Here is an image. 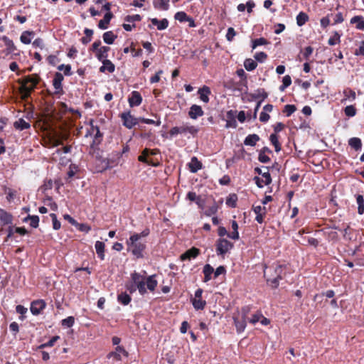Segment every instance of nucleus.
<instances>
[{
  "instance_id": "23",
  "label": "nucleus",
  "mask_w": 364,
  "mask_h": 364,
  "mask_svg": "<svg viewBox=\"0 0 364 364\" xmlns=\"http://www.w3.org/2000/svg\"><path fill=\"white\" fill-rule=\"evenodd\" d=\"M109 50L110 48L109 46H101L100 49L95 52V56L99 61L102 62L107 59Z\"/></svg>"
},
{
  "instance_id": "9",
  "label": "nucleus",
  "mask_w": 364,
  "mask_h": 364,
  "mask_svg": "<svg viewBox=\"0 0 364 364\" xmlns=\"http://www.w3.org/2000/svg\"><path fill=\"white\" fill-rule=\"evenodd\" d=\"M46 306V302L42 299H38L31 302L30 310L33 315L37 316L41 314Z\"/></svg>"
},
{
  "instance_id": "41",
  "label": "nucleus",
  "mask_w": 364,
  "mask_h": 364,
  "mask_svg": "<svg viewBox=\"0 0 364 364\" xmlns=\"http://www.w3.org/2000/svg\"><path fill=\"white\" fill-rule=\"evenodd\" d=\"M308 21L309 16L303 11L299 12V14L296 16V23L299 26H302Z\"/></svg>"
},
{
  "instance_id": "21",
  "label": "nucleus",
  "mask_w": 364,
  "mask_h": 364,
  "mask_svg": "<svg viewBox=\"0 0 364 364\" xmlns=\"http://www.w3.org/2000/svg\"><path fill=\"white\" fill-rule=\"evenodd\" d=\"M264 169L267 170L265 172H262V169L259 167H256L255 168V172L257 173L259 175H261L263 178H264V184L265 185H269L272 183V178L271 175L269 172L270 167L269 166H263Z\"/></svg>"
},
{
  "instance_id": "48",
  "label": "nucleus",
  "mask_w": 364,
  "mask_h": 364,
  "mask_svg": "<svg viewBox=\"0 0 364 364\" xmlns=\"http://www.w3.org/2000/svg\"><path fill=\"white\" fill-rule=\"evenodd\" d=\"M188 18V16L184 11H178L174 15V18L181 23L186 22Z\"/></svg>"
},
{
  "instance_id": "16",
  "label": "nucleus",
  "mask_w": 364,
  "mask_h": 364,
  "mask_svg": "<svg viewBox=\"0 0 364 364\" xmlns=\"http://www.w3.org/2000/svg\"><path fill=\"white\" fill-rule=\"evenodd\" d=\"M235 113L236 111L229 110L227 112V120H226V128H236L237 127V122L235 120Z\"/></svg>"
},
{
  "instance_id": "33",
  "label": "nucleus",
  "mask_w": 364,
  "mask_h": 364,
  "mask_svg": "<svg viewBox=\"0 0 364 364\" xmlns=\"http://www.w3.org/2000/svg\"><path fill=\"white\" fill-rule=\"evenodd\" d=\"M117 38V36L115 35L112 31H107L102 35L104 42L108 45L113 44Z\"/></svg>"
},
{
  "instance_id": "62",
  "label": "nucleus",
  "mask_w": 364,
  "mask_h": 364,
  "mask_svg": "<svg viewBox=\"0 0 364 364\" xmlns=\"http://www.w3.org/2000/svg\"><path fill=\"white\" fill-rule=\"evenodd\" d=\"M214 277L216 278L221 274H225L226 273V269L224 266H219L214 270Z\"/></svg>"
},
{
  "instance_id": "20",
  "label": "nucleus",
  "mask_w": 364,
  "mask_h": 364,
  "mask_svg": "<svg viewBox=\"0 0 364 364\" xmlns=\"http://www.w3.org/2000/svg\"><path fill=\"white\" fill-rule=\"evenodd\" d=\"M114 17V15L112 12H106L104 16V18L101 19L98 23V28L102 30H105L108 28V25Z\"/></svg>"
},
{
  "instance_id": "40",
  "label": "nucleus",
  "mask_w": 364,
  "mask_h": 364,
  "mask_svg": "<svg viewBox=\"0 0 364 364\" xmlns=\"http://www.w3.org/2000/svg\"><path fill=\"white\" fill-rule=\"evenodd\" d=\"M342 33H340L338 31H333V36H331L328 41V43L330 46H335L341 42V37Z\"/></svg>"
},
{
  "instance_id": "15",
  "label": "nucleus",
  "mask_w": 364,
  "mask_h": 364,
  "mask_svg": "<svg viewBox=\"0 0 364 364\" xmlns=\"http://www.w3.org/2000/svg\"><path fill=\"white\" fill-rule=\"evenodd\" d=\"M199 254H200L199 249H198L196 247H192V248L189 249L188 250H187L186 252H185L183 254H182L180 256V259L182 261H184V260H186V259H189L190 260L192 258L194 259L196 257H198V255Z\"/></svg>"
},
{
  "instance_id": "63",
  "label": "nucleus",
  "mask_w": 364,
  "mask_h": 364,
  "mask_svg": "<svg viewBox=\"0 0 364 364\" xmlns=\"http://www.w3.org/2000/svg\"><path fill=\"white\" fill-rule=\"evenodd\" d=\"M262 317V314L260 312H257L255 314L252 318L250 319V323L252 324H255L256 323L259 322Z\"/></svg>"
},
{
  "instance_id": "43",
  "label": "nucleus",
  "mask_w": 364,
  "mask_h": 364,
  "mask_svg": "<svg viewBox=\"0 0 364 364\" xmlns=\"http://www.w3.org/2000/svg\"><path fill=\"white\" fill-rule=\"evenodd\" d=\"M237 196L235 193L229 195L226 199V205L230 208H235L237 205Z\"/></svg>"
},
{
  "instance_id": "56",
  "label": "nucleus",
  "mask_w": 364,
  "mask_h": 364,
  "mask_svg": "<svg viewBox=\"0 0 364 364\" xmlns=\"http://www.w3.org/2000/svg\"><path fill=\"white\" fill-rule=\"evenodd\" d=\"M27 308L24 307L22 305H17L16 307V311L21 314L19 318L23 321L25 318L24 314L27 312Z\"/></svg>"
},
{
  "instance_id": "2",
  "label": "nucleus",
  "mask_w": 364,
  "mask_h": 364,
  "mask_svg": "<svg viewBox=\"0 0 364 364\" xmlns=\"http://www.w3.org/2000/svg\"><path fill=\"white\" fill-rule=\"evenodd\" d=\"M287 272V264L274 262L269 267L265 266L264 277L268 285L272 289H277L279 285V282L285 277Z\"/></svg>"
},
{
  "instance_id": "12",
  "label": "nucleus",
  "mask_w": 364,
  "mask_h": 364,
  "mask_svg": "<svg viewBox=\"0 0 364 364\" xmlns=\"http://www.w3.org/2000/svg\"><path fill=\"white\" fill-rule=\"evenodd\" d=\"M122 355H123L124 357H128L129 353L122 346H117L115 348L114 351L110 352L107 355V358H113L114 360L119 361V360H122V357H121Z\"/></svg>"
},
{
  "instance_id": "10",
  "label": "nucleus",
  "mask_w": 364,
  "mask_h": 364,
  "mask_svg": "<svg viewBox=\"0 0 364 364\" xmlns=\"http://www.w3.org/2000/svg\"><path fill=\"white\" fill-rule=\"evenodd\" d=\"M1 39L4 42V44L6 46V53L7 55L12 54L19 55V53H16L17 48L12 40L6 36H3Z\"/></svg>"
},
{
  "instance_id": "37",
  "label": "nucleus",
  "mask_w": 364,
  "mask_h": 364,
  "mask_svg": "<svg viewBox=\"0 0 364 364\" xmlns=\"http://www.w3.org/2000/svg\"><path fill=\"white\" fill-rule=\"evenodd\" d=\"M34 36L33 31H26L21 33V35L20 36V40H21V43H23V44H30L31 43V36Z\"/></svg>"
},
{
  "instance_id": "17",
  "label": "nucleus",
  "mask_w": 364,
  "mask_h": 364,
  "mask_svg": "<svg viewBox=\"0 0 364 364\" xmlns=\"http://www.w3.org/2000/svg\"><path fill=\"white\" fill-rule=\"evenodd\" d=\"M150 21L154 26H156L159 31L165 30L168 28L169 22L167 18H162L159 20L156 18H149Z\"/></svg>"
},
{
  "instance_id": "25",
  "label": "nucleus",
  "mask_w": 364,
  "mask_h": 364,
  "mask_svg": "<svg viewBox=\"0 0 364 364\" xmlns=\"http://www.w3.org/2000/svg\"><path fill=\"white\" fill-rule=\"evenodd\" d=\"M188 168L191 173H196L202 168V163L196 156H193L188 164Z\"/></svg>"
},
{
  "instance_id": "7",
  "label": "nucleus",
  "mask_w": 364,
  "mask_h": 364,
  "mask_svg": "<svg viewBox=\"0 0 364 364\" xmlns=\"http://www.w3.org/2000/svg\"><path fill=\"white\" fill-rule=\"evenodd\" d=\"M233 243L225 238H219L215 242V250L218 256H224L232 248H233Z\"/></svg>"
},
{
  "instance_id": "38",
  "label": "nucleus",
  "mask_w": 364,
  "mask_h": 364,
  "mask_svg": "<svg viewBox=\"0 0 364 364\" xmlns=\"http://www.w3.org/2000/svg\"><path fill=\"white\" fill-rule=\"evenodd\" d=\"M356 202L358 204V213L359 215L364 214V198L363 195H355Z\"/></svg>"
},
{
  "instance_id": "11",
  "label": "nucleus",
  "mask_w": 364,
  "mask_h": 364,
  "mask_svg": "<svg viewBox=\"0 0 364 364\" xmlns=\"http://www.w3.org/2000/svg\"><path fill=\"white\" fill-rule=\"evenodd\" d=\"M128 102L131 107L139 106L142 102V97L139 92L132 91L128 97Z\"/></svg>"
},
{
  "instance_id": "51",
  "label": "nucleus",
  "mask_w": 364,
  "mask_h": 364,
  "mask_svg": "<svg viewBox=\"0 0 364 364\" xmlns=\"http://www.w3.org/2000/svg\"><path fill=\"white\" fill-rule=\"evenodd\" d=\"M344 112L347 117H352L356 114V109L353 105H348L345 107Z\"/></svg>"
},
{
  "instance_id": "49",
  "label": "nucleus",
  "mask_w": 364,
  "mask_h": 364,
  "mask_svg": "<svg viewBox=\"0 0 364 364\" xmlns=\"http://www.w3.org/2000/svg\"><path fill=\"white\" fill-rule=\"evenodd\" d=\"M296 110V107L294 105H286L283 112L285 113L286 117H290Z\"/></svg>"
},
{
  "instance_id": "61",
  "label": "nucleus",
  "mask_w": 364,
  "mask_h": 364,
  "mask_svg": "<svg viewBox=\"0 0 364 364\" xmlns=\"http://www.w3.org/2000/svg\"><path fill=\"white\" fill-rule=\"evenodd\" d=\"M125 288L126 290L129 291V293L131 294L134 293L137 290V289L136 288V285L132 282V281L131 282H127L125 284Z\"/></svg>"
},
{
  "instance_id": "44",
  "label": "nucleus",
  "mask_w": 364,
  "mask_h": 364,
  "mask_svg": "<svg viewBox=\"0 0 364 364\" xmlns=\"http://www.w3.org/2000/svg\"><path fill=\"white\" fill-rule=\"evenodd\" d=\"M60 338L58 336H53L48 342L41 344L38 346V349H43L54 346L55 343Z\"/></svg>"
},
{
  "instance_id": "46",
  "label": "nucleus",
  "mask_w": 364,
  "mask_h": 364,
  "mask_svg": "<svg viewBox=\"0 0 364 364\" xmlns=\"http://www.w3.org/2000/svg\"><path fill=\"white\" fill-rule=\"evenodd\" d=\"M75 323V318L72 316L67 317L61 321V325L63 327L70 328Z\"/></svg>"
},
{
  "instance_id": "35",
  "label": "nucleus",
  "mask_w": 364,
  "mask_h": 364,
  "mask_svg": "<svg viewBox=\"0 0 364 364\" xmlns=\"http://www.w3.org/2000/svg\"><path fill=\"white\" fill-rule=\"evenodd\" d=\"M348 145L355 151H360L362 148L361 139L358 137H352L348 140Z\"/></svg>"
},
{
  "instance_id": "4",
  "label": "nucleus",
  "mask_w": 364,
  "mask_h": 364,
  "mask_svg": "<svg viewBox=\"0 0 364 364\" xmlns=\"http://www.w3.org/2000/svg\"><path fill=\"white\" fill-rule=\"evenodd\" d=\"M41 80L40 76L38 74H33L25 77L23 80V84L22 85L21 92L22 97L27 99L30 97L32 92L36 87V85L39 83Z\"/></svg>"
},
{
  "instance_id": "19",
  "label": "nucleus",
  "mask_w": 364,
  "mask_h": 364,
  "mask_svg": "<svg viewBox=\"0 0 364 364\" xmlns=\"http://www.w3.org/2000/svg\"><path fill=\"white\" fill-rule=\"evenodd\" d=\"M94 132H95V134L90 144L92 149H95L101 143L103 137V134L100 132L99 127H95Z\"/></svg>"
},
{
  "instance_id": "64",
  "label": "nucleus",
  "mask_w": 364,
  "mask_h": 364,
  "mask_svg": "<svg viewBox=\"0 0 364 364\" xmlns=\"http://www.w3.org/2000/svg\"><path fill=\"white\" fill-rule=\"evenodd\" d=\"M313 50H314V49L311 46H307L304 48V52H303V56L305 60H309V58L312 54Z\"/></svg>"
},
{
  "instance_id": "26",
  "label": "nucleus",
  "mask_w": 364,
  "mask_h": 364,
  "mask_svg": "<svg viewBox=\"0 0 364 364\" xmlns=\"http://www.w3.org/2000/svg\"><path fill=\"white\" fill-rule=\"evenodd\" d=\"M0 220L4 225H11L13 222V216L11 213L0 208Z\"/></svg>"
},
{
  "instance_id": "8",
  "label": "nucleus",
  "mask_w": 364,
  "mask_h": 364,
  "mask_svg": "<svg viewBox=\"0 0 364 364\" xmlns=\"http://www.w3.org/2000/svg\"><path fill=\"white\" fill-rule=\"evenodd\" d=\"M120 118L122 119V124L129 129H132L140 122L139 117H134L131 114L130 111L122 113Z\"/></svg>"
},
{
  "instance_id": "29",
  "label": "nucleus",
  "mask_w": 364,
  "mask_h": 364,
  "mask_svg": "<svg viewBox=\"0 0 364 364\" xmlns=\"http://www.w3.org/2000/svg\"><path fill=\"white\" fill-rule=\"evenodd\" d=\"M213 272V267L210 264H206L203 269V273L204 274L203 282H209L212 279V274H214Z\"/></svg>"
},
{
  "instance_id": "18",
  "label": "nucleus",
  "mask_w": 364,
  "mask_h": 364,
  "mask_svg": "<svg viewBox=\"0 0 364 364\" xmlns=\"http://www.w3.org/2000/svg\"><path fill=\"white\" fill-rule=\"evenodd\" d=\"M210 93L211 92L210 87L206 85H204L203 87L198 90L200 100L205 103H208L210 101L209 95Z\"/></svg>"
},
{
  "instance_id": "1",
  "label": "nucleus",
  "mask_w": 364,
  "mask_h": 364,
  "mask_svg": "<svg viewBox=\"0 0 364 364\" xmlns=\"http://www.w3.org/2000/svg\"><path fill=\"white\" fill-rule=\"evenodd\" d=\"M150 234L149 228H144L141 232H134L126 241L127 250L132 254L136 259L144 257L143 252L146 248V241L142 238Z\"/></svg>"
},
{
  "instance_id": "22",
  "label": "nucleus",
  "mask_w": 364,
  "mask_h": 364,
  "mask_svg": "<svg viewBox=\"0 0 364 364\" xmlns=\"http://www.w3.org/2000/svg\"><path fill=\"white\" fill-rule=\"evenodd\" d=\"M233 321L237 332L238 333H242L247 326L245 315L241 319L238 318L237 317H233Z\"/></svg>"
},
{
  "instance_id": "39",
  "label": "nucleus",
  "mask_w": 364,
  "mask_h": 364,
  "mask_svg": "<svg viewBox=\"0 0 364 364\" xmlns=\"http://www.w3.org/2000/svg\"><path fill=\"white\" fill-rule=\"evenodd\" d=\"M191 302L196 310H203L206 305V301L203 300L202 298L192 299Z\"/></svg>"
},
{
  "instance_id": "28",
  "label": "nucleus",
  "mask_w": 364,
  "mask_h": 364,
  "mask_svg": "<svg viewBox=\"0 0 364 364\" xmlns=\"http://www.w3.org/2000/svg\"><path fill=\"white\" fill-rule=\"evenodd\" d=\"M260 140V137L257 134H252L247 135L245 140L244 144L245 146H255L257 141Z\"/></svg>"
},
{
  "instance_id": "60",
  "label": "nucleus",
  "mask_w": 364,
  "mask_h": 364,
  "mask_svg": "<svg viewBox=\"0 0 364 364\" xmlns=\"http://www.w3.org/2000/svg\"><path fill=\"white\" fill-rule=\"evenodd\" d=\"M236 36V31L232 27L228 28V31L226 33V39L228 41H232L234 37Z\"/></svg>"
},
{
  "instance_id": "47",
  "label": "nucleus",
  "mask_w": 364,
  "mask_h": 364,
  "mask_svg": "<svg viewBox=\"0 0 364 364\" xmlns=\"http://www.w3.org/2000/svg\"><path fill=\"white\" fill-rule=\"evenodd\" d=\"M268 41L264 38H256L252 42V48L255 49L257 46L267 45Z\"/></svg>"
},
{
  "instance_id": "59",
  "label": "nucleus",
  "mask_w": 364,
  "mask_h": 364,
  "mask_svg": "<svg viewBox=\"0 0 364 364\" xmlns=\"http://www.w3.org/2000/svg\"><path fill=\"white\" fill-rule=\"evenodd\" d=\"M141 20V16L139 14L128 15L124 18V21L127 22L140 21Z\"/></svg>"
},
{
  "instance_id": "3",
  "label": "nucleus",
  "mask_w": 364,
  "mask_h": 364,
  "mask_svg": "<svg viewBox=\"0 0 364 364\" xmlns=\"http://www.w3.org/2000/svg\"><path fill=\"white\" fill-rule=\"evenodd\" d=\"M156 274L150 275L144 278L136 272L131 274V279L136 285L140 295L144 296L147 293V289L153 292L157 287L158 282L155 279Z\"/></svg>"
},
{
  "instance_id": "24",
  "label": "nucleus",
  "mask_w": 364,
  "mask_h": 364,
  "mask_svg": "<svg viewBox=\"0 0 364 364\" xmlns=\"http://www.w3.org/2000/svg\"><path fill=\"white\" fill-rule=\"evenodd\" d=\"M102 65L100 68V72L105 73V71H108L109 73H112L115 70V65L114 63L106 59L105 60L102 61Z\"/></svg>"
},
{
  "instance_id": "27",
  "label": "nucleus",
  "mask_w": 364,
  "mask_h": 364,
  "mask_svg": "<svg viewBox=\"0 0 364 364\" xmlns=\"http://www.w3.org/2000/svg\"><path fill=\"white\" fill-rule=\"evenodd\" d=\"M153 6L157 10L167 11L169 9V0H154Z\"/></svg>"
},
{
  "instance_id": "55",
  "label": "nucleus",
  "mask_w": 364,
  "mask_h": 364,
  "mask_svg": "<svg viewBox=\"0 0 364 364\" xmlns=\"http://www.w3.org/2000/svg\"><path fill=\"white\" fill-rule=\"evenodd\" d=\"M138 160L142 163H145L148 165H150V166H159V163H155L152 160H149V159H146V156H144V155H141L138 157Z\"/></svg>"
},
{
  "instance_id": "30",
  "label": "nucleus",
  "mask_w": 364,
  "mask_h": 364,
  "mask_svg": "<svg viewBox=\"0 0 364 364\" xmlns=\"http://www.w3.org/2000/svg\"><path fill=\"white\" fill-rule=\"evenodd\" d=\"M95 247L96 253H97L98 257L101 260H104L105 257V243L101 241H97L95 244Z\"/></svg>"
},
{
  "instance_id": "5",
  "label": "nucleus",
  "mask_w": 364,
  "mask_h": 364,
  "mask_svg": "<svg viewBox=\"0 0 364 364\" xmlns=\"http://www.w3.org/2000/svg\"><path fill=\"white\" fill-rule=\"evenodd\" d=\"M129 151V147L127 144L123 146L122 150L119 151L112 152V159H107L103 161L105 164L103 170H107L113 166V164H118V161L122 156V155Z\"/></svg>"
},
{
  "instance_id": "31",
  "label": "nucleus",
  "mask_w": 364,
  "mask_h": 364,
  "mask_svg": "<svg viewBox=\"0 0 364 364\" xmlns=\"http://www.w3.org/2000/svg\"><path fill=\"white\" fill-rule=\"evenodd\" d=\"M30 221V226L33 228H37L39 225V217L38 215H28L26 218L23 219V223H28Z\"/></svg>"
},
{
  "instance_id": "42",
  "label": "nucleus",
  "mask_w": 364,
  "mask_h": 364,
  "mask_svg": "<svg viewBox=\"0 0 364 364\" xmlns=\"http://www.w3.org/2000/svg\"><path fill=\"white\" fill-rule=\"evenodd\" d=\"M257 66V63L256 60H252V58H247L244 61V67L247 71H252L256 69Z\"/></svg>"
},
{
  "instance_id": "13",
  "label": "nucleus",
  "mask_w": 364,
  "mask_h": 364,
  "mask_svg": "<svg viewBox=\"0 0 364 364\" xmlns=\"http://www.w3.org/2000/svg\"><path fill=\"white\" fill-rule=\"evenodd\" d=\"M204 114L202 107L198 105H193L191 106L188 111V116L192 119H197L199 117Z\"/></svg>"
},
{
  "instance_id": "58",
  "label": "nucleus",
  "mask_w": 364,
  "mask_h": 364,
  "mask_svg": "<svg viewBox=\"0 0 364 364\" xmlns=\"http://www.w3.org/2000/svg\"><path fill=\"white\" fill-rule=\"evenodd\" d=\"M255 60L259 63H263L267 58V55L264 52H258L255 55Z\"/></svg>"
},
{
  "instance_id": "36",
  "label": "nucleus",
  "mask_w": 364,
  "mask_h": 364,
  "mask_svg": "<svg viewBox=\"0 0 364 364\" xmlns=\"http://www.w3.org/2000/svg\"><path fill=\"white\" fill-rule=\"evenodd\" d=\"M14 127L15 129L22 131L30 128L31 125L23 119H19L14 122Z\"/></svg>"
},
{
  "instance_id": "53",
  "label": "nucleus",
  "mask_w": 364,
  "mask_h": 364,
  "mask_svg": "<svg viewBox=\"0 0 364 364\" xmlns=\"http://www.w3.org/2000/svg\"><path fill=\"white\" fill-rule=\"evenodd\" d=\"M218 205L215 202H214L213 205L208 207V208L205 211V215L207 216L214 215L218 212Z\"/></svg>"
},
{
  "instance_id": "54",
  "label": "nucleus",
  "mask_w": 364,
  "mask_h": 364,
  "mask_svg": "<svg viewBox=\"0 0 364 364\" xmlns=\"http://www.w3.org/2000/svg\"><path fill=\"white\" fill-rule=\"evenodd\" d=\"M77 229L81 232L87 233L91 230V227L86 223H79L75 225Z\"/></svg>"
},
{
  "instance_id": "6",
  "label": "nucleus",
  "mask_w": 364,
  "mask_h": 364,
  "mask_svg": "<svg viewBox=\"0 0 364 364\" xmlns=\"http://www.w3.org/2000/svg\"><path fill=\"white\" fill-rule=\"evenodd\" d=\"M199 129L193 125H182L181 127H173L169 131L171 137H173L179 134L189 133L193 136L198 134Z\"/></svg>"
},
{
  "instance_id": "57",
  "label": "nucleus",
  "mask_w": 364,
  "mask_h": 364,
  "mask_svg": "<svg viewBox=\"0 0 364 364\" xmlns=\"http://www.w3.org/2000/svg\"><path fill=\"white\" fill-rule=\"evenodd\" d=\"M139 119H140L141 122H143V123H145V124H154V125H156L157 127L161 125V120L160 119H159L157 121H155L154 119H147V118H144V117H139Z\"/></svg>"
},
{
  "instance_id": "14",
  "label": "nucleus",
  "mask_w": 364,
  "mask_h": 364,
  "mask_svg": "<svg viewBox=\"0 0 364 364\" xmlns=\"http://www.w3.org/2000/svg\"><path fill=\"white\" fill-rule=\"evenodd\" d=\"M64 77L62 73H55L54 75V78L53 80V85L54 88L55 89V93H59L60 91H62L63 86H62V82L63 81Z\"/></svg>"
},
{
  "instance_id": "45",
  "label": "nucleus",
  "mask_w": 364,
  "mask_h": 364,
  "mask_svg": "<svg viewBox=\"0 0 364 364\" xmlns=\"http://www.w3.org/2000/svg\"><path fill=\"white\" fill-rule=\"evenodd\" d=\"M291 84V78L289 75H285L282 79V85L279 87L280 91H284Z\"/></svg>"
},
{
  "instance_id": "34",
  "label": "nucleus",
  "mask_w": 364,
  "mask_h": 364,
  "mask_svg": "<svg viewBox=\"0 0 364 364\" xmlns=\"http://www.w3.org/2000/svg\"><path fill=\"white\" fill-rule=\"evenodd\" d=\"M117 301L121 304L127 306L131 302L132 298L129 294L124 291L121 292L117 295Z\"/></svg>"
},
{
  "instance_id": "32",
  "label": "nucleus",
  "mask_w": 364,
  "mask_h": 364,
  "mask_svg": "<svg viewBox=\"0 0 364 364\" xmlns=\"http://www.w3.org/2000/svg\"><path fill=\"white\" fill-rule=\"evenodd\" d=\"M350 23L355 24V28L360 31L364 30V18L362 16H355L350 19Z\"/></svg>"
},
{
  "instance_id": "50",
  "label": "nucleus",
  "mask_w": 364,
  "mask_h": 364,
  "mask_svg": "<svg viewBox=\"0 0 364 364\" xmlns=\"http://www.w3.org/2000/svg\"><path fill=\"white\" fill-rule=\"evenodd\" d=\"M58 70L60 71L64 70V75L65 76H70L73 75V73L71 72L70 65L61 64L58 66Z\"/></svg>"
},
{
  "instance_id": "52",
  "label": "nucleus",
  "mask_w": 364,
  "mask_h": 364,
  "mask_svg": "<svg viewBox=\"0 0 364 364\" xmlns=\"http://www.w3.org/2000/svg\"><path fill=\"white\" fill-rule=\"evenodd\" d=\"M50 217L52 219V222H53V228L55 230H58L61 227V223L58 220L57 218V215L55 213H50Z\"/></svg>"
}]
</instances>
